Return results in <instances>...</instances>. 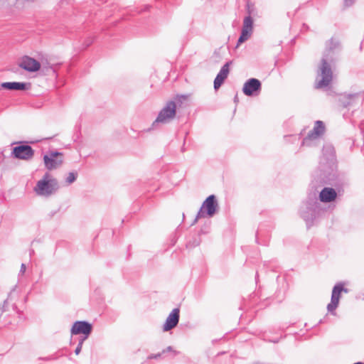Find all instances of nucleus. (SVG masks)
I'll return each mask as SVG.
<instances>
[{
    "instance_id": "f03ea898",
    "label": "nucleus",
    "mask_w": 364,
    "mask_h": 364,
    "mask_svg": "<svg viewBox=\"0 0 364 364\" xmlns=\"http://www.w3.org/2000/svg\"><path fill=\"white\" fill-rule=\"evenodd\" d=\"M336 157L334 147L331 144H326L322 150L318 165L321 182L331 183L336 176Z\"/></svg>"
},
{
    "instance_id": "7ed1b4c3",
    "label": "nucleus",
    "mask_w": 364,
    "mask_h": 364,
    "mask_svg": "<svg viewBox=\"0 0 364 364\" xmlns=\"http://www.w3.org/2000/svg\"><path fill=\"white\" fill-rule=\"evenodd\" d=\"M321 212V204L318 201L315 193L309 197L308 200L300 208V215L306 221L308 227L312 225L314 220L320 215Z\"/></svg>"
},
{
    "instance_id": "f3484780",
    "label": "nucleus",
    "mask_w": 364,
    "mask_h": 364,
    "mask_svg": "<svg viewBox=\"0 0 364 364\" xmlns=\"http://www.w3.org/2000/svg\"><path fill=\"white\" fill-rule=\"evenodd\" d=\"M336 191L332 188H323L319 193V200L323 203H331L336 200Z\"/></svg>"
},
{
    "instance_id": "39448f33",
    "label": "nucleus",
    "mask_w": 364,
    "mask_h": 364,
    "mask_svg": "<svg viewBox=\"0 0 364 364\" xmlns=\"http://www.w3.org/2000/svg\"><path fill=\"white\" fill-rule=\"evenodd\" d=\"M58 188L57 180L53 178L48 173H46L43 178L37 182L34 187V191L38 196L49 197L55 193Z\"/></svg>"
},
{
    "instance_id": "9d476101",
    "label": "nucleus",
    "mask_w": 364,
    "mask_h": 364,
    "mask_svg": "<svg viewBox=\"0 0 364 364\" xmlns=\"http://www.w3.org/2000/svg\"><path fill=\"white\" fill-rule=\"evenodd\" d=\"M262 90L261 82L256 78L248 79L243 85L242 92L248 97L257 96Z\"/></svg>"
},
{
    "instance_id": "6ab92c4d",
    "label": "nucleus",
    "mask_w": 364,
    "mask_h": 364,
    "mask_svg": "<svg viewBox=\"0 0 364 364\" xmlns=\"http://www.w3.org/2000/svg\"><path fill=\"white\" fill-rule=\"evenodd\" d=\"M348 99L349 100V101H348V102L342 100V103L343 104L344 107H348V106L350 105L351 103H353V102H354L356 100H358L359 95H358V94L349 95L348 96Z\"/></svg>"
},
{
    "instance_id": "f257e3e1",
    "label": "nucleus",
    "mask_w": 364,
    "mask_h": 364,
    "mask_svg": "<svg viewBox=\"0 0 364 364\" xmlns=\"http://www.w3.org/2000/svg\"><path fill=\"white\" fill-rule=\"evenodd\" d=\"M342 50L340 40L332 37L325 43V48L317 71L315 87H327L333 80L332 65L338 59Z\"/></svg>"
},
{
    "instance_id": "dca6fc26",
    "label": "nucleus",
    "mask_w": 364,
    "mask_h": 364,
    "mask_svg": "<svg viewBox=\"0 0 364 364\" xmlns=\"http://www.w3.org/2000/svg\"><path fill=\"white\" fill-rule=\"evenodd\" d=\"M232 61L227 62L220 69L216 77L214 80V88L218 90L224 82L225 80L228 77L230 73V66Z\"/></svg>"
},
{
    "instance_id": "5701e85b",
    "label": "nucleus",
    "mask_w": 364,
    "mask_h": 364,
    "mask_svg": "<svg viewBox=\"0 0 364 364\" xmlns=\"http://www.w3.org/2000/svg\"><path fill=\"white\" fill-rule=\"evenodd\" d=\"M355 2V0H344V5L345 6H350L353 4Z\"/></svg>"
},
{
    "instance_id": "4468645a",
    "label": "nucleus",
    "mask_w": 364,
    "mask_h": 364,
    "mask_svg": "<svg viewBox=\"0 0 364 364\" xmlns=\"http://www.w3.org/2000/svg\"><path fill=\"white\" fill-rule=\"evenodd\" d=\"M18 65L23 70L31 73L38 71L41 68V63L28 55L23 56Z\"/></svg>"
},
{
    "instance_id": "1a4fd4ad",
    "label": "nucleus",
    "mask_w": 364,
    "mask_h": 364,
    "mask_svg": "<svg viewBox=\"0 0 364 364\" xmlns=\"http://www.w3.org/2000/svg\"><path fill=\"white\" fill-rule=\"evenodd\" d=\"M344 291L347 293L348 291L343 287V284H336L332 290L331 302L327 306L328 311L333 315L336 314L335 310L339 304L341 293Z\"/></svg>"
},
{
    "instance_id": "b1692460",
    "label": "nucleus",
    "mask_w": 364,
    "mask_h": 364,
    "mask_svg": "<svg viewBox=\"0 0 364 364\" xmlns=\"http://www.w3.org/2000/svg\"><path fill=\"white\" fill-rule=\"evenodd\" d=\"M82 346H81V343L77 344V346L76 347V348L75 350V353L76 355H78L80 353V351L82 350Z\"/></svg>"
},
{
    "instance_id": "bb28decb",
    "label": "nucleus",
    "mask_w": 364,
    "mask_h": 364,
    "mask_svg": "<svg viewBox=\"0 0 364 364\" xmlns=\"http://www.w3.org/2000/svg\"><path fill=\"white\" fill-rule=\"evenodd\" d=\"M3 88V87H1V83H0V90Z\"/></svg>"
},
{
    "instance_id": "2eb2a0df",
    "label": "nucleus",
    "mask_w": 364,
    "mask_h": 364,
    "mask_svg": "<svg viewBox=\"0 0 364 364\" xmlns=\"http://www.w3.org/2000/svg\"><path fill=\"white\" fill-rule=\"evenodd\" d=\"M180 310L178 308L173 309L168 314L166 320L163 326L164 331H168L175 328L179 321Z\"/></svg>"
},
{
    "instance_id": "20e7f679",
    "label": "nucleus",
    "mask_w": 364,
    "mask_h": 364,
    "mask_svg": "<svg viewBox=\"0 0 364 364\" xmlns=\"http://www.w3.org/2000/svg\"><path fill=\"white\" fill-rule=\"evenodd\" d=\"M189 97V95H177L175 98L176 102H168L164 107L159 112L156 119L152 124V127H155L158 124H167L172 120L176 113V103L181 104L183 100H186Z\"/></svg>"
},
{
    "instance_id": "f8f14e48",
    "label": "nucleus",
    "mask_w": 364,
    "mask_h": 364,
    "mask_svg": "<svg viewBox=\"0 0 364 364\" xmlns=\"http://www.w3.org/2000/svg\"><path fill=\"white\" fill-rule=\"evenodd\" d=\"M253 31V20L250 16H246L243 21L241 35L238 39L237 45L246 41L252 35Z\"/></svg>"
},
{
    "instance_id": "412c9836",
    "label": "nucleus",
    "mask_w": 364,
    "mask_h": 364,
    "mask_svg": "<svg viewBox=\"0 0 364 364\" xmlns=\"http://www.w3.org/2000/svg\"><path fill=\"white\" fill-rule=\"evenodd\" d=\"M166 352H172L173 353L174 355H176L179 353L178 351H176L175 350L173 349V348L171 346H168L166 348L164 349L161 352V353H165Z\"/></svg>"
},
{
    "instance_id": "cd10ccee",
    "label": "nucleus",
    "mask_w": 364,
    "mask_h": 364,
    "mask_svg": "<svg viewBox=\"0 0 364 364\" xmlns=\"http://www.w3.org/2000/svg\"><path fill=\"white\" fill-rule=\"evenodd\" d=\"M183 152L185 151V149L184 148H182V150H181Z\"/></svg>"
},
{
    "instance_id": "ddd939ff",
    "label": "nucleus",
    "mask_w": 364,
    "mask_h": 364,
    "mask_svg": "<svg viewBox=\"0 0 364 364\" xmlns=\"http://www.w3.org/2000/svg\"><path fill=\"white\" fill-rule=\"evenodd\" d=\"M13 154L16 159L29 160L34 155V151L29 145H20L14 148Z\"/></svg>"
},
{
    "instance_id": "4be33fe9",
    "label": "nucleus",
    "mask_w": 364,
    "mask_h": 364,
    "mask_svg": "<svg viewBox=\"0 0 364 364\" xmlns=\"http://www.w3.org/2000/svg\"><path fill=\"white\" fill-rule=\"evenodd\" d=\"M161 353H159L156 354H151L148 357V359H158L161 356Z\"/></svg>"
},
{
    "instance_id": "0eeeda50",
    "label": "nucleus",
    "mask_w": 364,
    "mask_h": 364,
    "mask_svg": "<svg viewBox=\"0 0 364 364\" xmlns=\"http://www.w3.org/2000/svg\"><path fill=\"white\" fill-rule=\"evenodd\" d=\"M325 125L321 121H316L313 129L303 139L301 146H312L316 144L317 141L323 134Z\"/></svg>"
},
{
    "instance_id": "aec40b11",
    "label": "nucleus",
    "mask_w": 364,
    "mask_h": 364,
    "mask_svg": "<svg viewBox=\"0 0 364 364\" xmlns=\"http://www.w3.org/2000/svg\"><path fill=\"white\" fill-rule=\"evenodd\" d=\"M77 174L75 172H70L68 174V176L66 177L65 181L66 183L70 185L75 181L77 179Z\"/></svg>"
},
{
    "instance_id": "9b49d317",
    "label": "nucleus",
    "mask_w": 364,
    "mask_h": 364,
    "mask_svg": "<svg viewBox=\"0 0 364 364\" xmlns=\"http://www.w3.org/2000/svg\"><path fill=\"white\" fill-rule=\"evenodd\" d=\"M92 330V326L87 321H77L73 323L70 329V333L72 335L83 334L84 336H89Z\"/></svg>"
},
{
    "instance_id": "a878e982",
    "label": "nucleus",
    "mask_w": 364,
    "mask_h": 364,
    "mask_svg": "<svg viewBox=\"0 0 364 364\" xmlns=\"http://www.w3.org/2000/svg\"><path fill=\"white\" fill-rule=\"evenodd\" d=\"M88 336H85L83 338H81L78 342V343H81V346H82L84 341L87 338Z\"/></svg>"
},
{
    "instance_id": "393cba45",
    "label": "nucleus",
    "mask_w": 364,
    "mask_h": 364,
    "mask_svg": "<svg viewBox=\"0 0 364 364\" xmlns=\"http://www.w3.org/2000/svg\"><path fill=\"white\" fill-rule=\"evenodd\" d=\"M26 264H21V269H20V272H19V274H24V272H26Z\"/></svg>"
},
{
    "instance_id": "423d86ee",
    "label": "nucleus",
    "mask_w": 364,
    "mask_h": 364,
    "mask_svg": "<svg viewBox=\"0 0 364 364\" xmlns=\"http://www.w3.org/2000/svg\"><path fill=\"white\" fill-rule=\"evenodd\" d=\"M218 209V203L214 195L209 196L203 203L196 218L193 224H195L198 219L212 218Z\"/></svg>"
},
{
    "instance_id": "a211bd4d",
    "label": "nucleus",
    "mask_w": 364,
    "mask_h": 364,
    "mask_svg": "<svg viewBox=\"0 0 364 364\" xmlns=\"http://www.w3.org/2000/svg\"><path fill=\"white\" fill-rule=\"evenodd\" d=\"M1 87L4 89L11 90H26L30 87V84L19 82H6L1 83Z\"/></svg>"
},
{
    "instance_id": "6e6552de",
    "label": "nucleus",
    "mask_w": 364,
    "mask_h": 364,
    "mask_svg": "<svg viewBox=\"0 0 364 364\" xmlns=\"http://www.w3.org/2000/svg\"><path fill=\"white\" fill-rule=\"evenodd\" d=\"M43 161L48 170L55 169L63 164V154L58 151H50L44 155Z\"/></svg>"
}]
</instances>
